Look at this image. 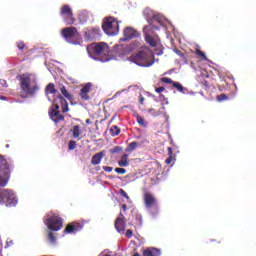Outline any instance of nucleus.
<instances>
[{
  "label": "nucleus",
  "mask_w": 256,
  "mask_h": 256,
  "mask_svg": "<svg viewBox=\"0 0 256 256\" xmlns=\"http://www.w3.org/2000/svg\"><path fill=\"white\" fill-rule=\"evenodd\" d=\"M20 83V97L22 99H27V97H33L39 91V84L37 79L29 73H24L18 76Z\"/></svg>",
  "instance_id": "obj_1"
},
{
  "label": "nucleus",
  "mask_w": 256,
  "mask_h": 256,
  "mask_svg": "<svg viewBox=\"0 0 256 256\" xmlns=\"http://www.w3.org/2000/svg\"><path fill=\"white\" fill-rule=\"evenodd\" d=\"M59 103L62 107V113H68L69 112V103L67 100L62 96L58 95L57 98L54 100V103L52 104V108L49 111V117L54 121V123H60V121H65V116L61 114L59 111Z\"/></svg>",
  "instance_id": "obj_2"
},
{
  "label": "nucleus",
  "mask_w": 256,
  "mask_h": 256,
  "mask_svg": "<svg viewBox=\"0 0 256 256\" xmlns=\"http://www.w3.org/2000/svg\"><path fill=\"white\" fill-rule=\"evenodd\" d=\"M129 61L140 67H151V65L155 63V61H153V52L149 48L132 54Z\"/></svg>",
  "instance_id": "obj_3"
},
{
  "label": "nucleus",
  "mask_w": 256,
  "mask_h": 256,
  "mask_svg": "<svg viewBox=\"0 0 256 256\" xmlns=\"http://www.w3.org/2000/svg\"><path fill=\"white\" fill-rule=\"evenodd\" d=\"M86 50L90 57H105V60L109 61L107 56L111 53V49L105 42L90 44L87 46Z\"/></svg>",
  "instance_id": "obj_4"
},
{
  "label": "nucleus",
  "mask_w": 256,
  "mask_h": 256,
  "mask_svg": "<svg viewBox=\"0 0 256 256\" xmlns=\"http://www.w3.org/2000/svg\"><path fill=\"white\" fill-rule=\"evenodd\" d=\"M143 203L145 209L149 211L153 216L159 213V203L157 202V197L147 190L143 193Z\"/></svg>",
  "instance_id": "obj_5"
},
{
  "label": "nucleus",
  "mask_w": 256,
  "mask_h": 256,
  "mask_svg": "<svg viewBox=\"0 0 256 256\" xmlns=\"http://www.w3.org/2000/svg\"><path fill=\"white\" fill-rule=\"evenodd\" d=\"M11 168L3 155H0V187H5L9 183Z\"/></svg>",
  "instance_id": "obj_6"
},
{
  "label": "nucleus",
  "mask_w": 256,
  "mask_h": 256,
  "mask_svg": "<svg viewBox=\"0 0 256 256\" xmlns=\"http://www.w3.org/2000/svg\"><path fill=\"white\" fill-rule=\"evenodd\" d=\"M44 223L50 231H61V229H63V219L53 212L48 214Z\"/></svg>",
  "instance_id": "obj_7"
},
{
  "label": "nucleus",
  "mask_w": 256,
  "mask_h": 256,
  "mask_svg": "<svg viewBox=\"0 0 256 256\" xmlns=\"http://www.w3.org/2000/svg\"><path fill=\"white\" fill-rule=\"evenodd\" d=\"M102 29L107 35H117L119 33V22L113 17L105 18Z\"/></svg>",
  "instance_id": "obj_8"
},
{
  "label": "nucleus",
  "mask_w": 256,
  "mask_h": 256,
  "mask_svg": "<svg viewBox=\"0 0 256 256\" xmlns=\"http://www.w3.org/2000/svg\"><path fill=\"white\" fill-rule=\"evenodd\" d=\"M0 197L2 203H7L10 207L17 205V198L15 197V193L11 190H0Z\"/></svg>",
  "instance_id": "obj_9"
},
{
  "label": "nucleus",
  "mask_w": 256,
  "mask_h": 256,
  "mask_svg": "<svg viewBox=\"0 0 256 256\" xmlns=\"http://www.w3.org/2000/svg\"><path fill=\"white\" fill-rule=\"evenodd\" d=\"M60 15L63 17L67 25H73L75 23V17H73V10L71 6L65 4L60 9Z\"/></svg>",
  "instance_id": "obj_10"
},
{
  "label": "nucleus",
  "mask_w": 256,
  "mask_h": 256,
  "mask_svg": "<svg viewBox=\"0 0 256 256\" xmlns=\"http://www.w3.org/2000/svg\"><path fill=\"white\" fill-rule=\"evenodd\" d=\"M61 34L64 39H77L79 37V31L73 26L62 29Z\"/></svg>",
  "instance_id": "obj_11"
},
{
  "label": "nucleus",
  "mask_w": 256,
  "mask_h": 256,
  "mask_svg": "<svg viewBox=\"0 0 256 256\" xmlns=\"http://www.w3.org/2000/svg\"><path fill=\"white\" fill-rule=\"evenodd\" d=\"M91 87H93V84L88 82L80 89L79 96L82 101H89V99H91V96H89V93H91Z\"/></svg>",
  "instance_id": "obj_12"
},
{
  "label": "nucleus",
  "mask_w": 256,
  "mask_h": 256,
  "mask_svg": "<svg viewBox=\"0 0 256 256\" xmlns=\"http://www.w3.org/2000/svg\"><path fill=\"white\" fill-rule=\"evenodd\" d=\"M123 36L124 38H122L121 41H129L131 39H135V37H139V32H137L133 27H126L123 30Z\"/></svg>",
  "instance_id": "obj_13"
},
{
  "label": "nucleus",
  "mask_w": 256,
  "mask_h": 256,
  "mask_svg": "<svg viewBox=\"0 0 256 256\" xmlns=\"http://www.w3.org/2000/svg\"><path fill=\"white\" fill-rule=\"evenodd\" d=\"M114 227L120 234L125 233V216L120 212L119 217L116 218Z\"/></svg>",
  "instance_id": "obj_14"
},
{
  "label": "nucleus",
  "mask_w": 256,
  "mask_h": 256,
  "mask_svg": "<svg viewBox=\"0 0 256 256\" xmlns=\"http://www.w3.org/2000/svg\"><path fill=\"white\" fill-rule=\"evenodd\" d=\"M84 224L81 222H73L66 226L64 233H77V231H81L83 229Z\"/></svg>",
  "instance_id": "obj_15"
},
{
  "label": "nucleus",
  "mask_w": 256,
  "mask_h": 256,
  "mask_svg": "<svg viewBox=\"0 0 256 256\" xmlns=\"http://www.w3.org/2000/svg\"><path fill=\"white\" fill-rule=\"evenodd\" d=\"M99 33H101V30L99 28H91L87 32H85V39L88 41H93V39H97L99 37Z\"/></svg>",
  "instance_id": "obj_16"
},
{
  "label": "nucleus",
  "mask_w": 256,
  "mask_h": 256,
  "mask_svg": "<svg viewBox=\"0 0 256 256\" xmlns=\"http://www.w3.org/2000/svg\"><path fill=\"white\" fill-rule=\"evenodd\" d=\"M70 133H71L73 139H77L78 141H81L83 139L82 132H81V126H79V125H74L70 129Z\"/></svg>",
  "instance_id": "obj_17"
},
{
  "label": "nucleus",
  "mask_w": 256,
  "mask_h": 256,
  "mask_svg": "<svg viewBox=\"0 0 256 256\" xmlns=\"http://www.w3.org/2000/svg\"><path fill=\"white\" fill-rule=\"evenodd\" d=\"M107 151L102 150L92 156L91 164L92 165H99L101 161H103V157H105Z\"/></svg>",
  "instance_id": "obj_18"
},
{
  "label": "nucleus",
  "mask_w": 256,
  "mask_h": 256,
  "mask_svg": "<svg viewBox=\"0 0 256 256\" xmlns=\"http://www.w3.org/2000/svg\"><path fill=\"white\" fill-rule=\"evenodd\" d=\"M143 256H159L161 255V250L157 248H147L142 253Z\"/></svg>",
  "instance_id": "obj_19"
},
{
  "label": "nucleus",
  "mask_w": 256,
  "mask_h": 256,
  "mask_svg": "<svg viewBox=\"0 0 256 256\" xmlns=\"http://www.w3.org/2000/svg\"><path fill=\"white\" fill-rule=\"evenodd\" d=\"M145 41L150 47H157V38L151 36L149 33H145Z\"/></svg>",
  "instance_id": "obj_20"
},
{
  "label": "nucleus",
  "mask_w": 256,
  "mask_h": 256,
  "mask_svg": "<svg viewBox=\"0 0 256 256\" xmlns=\"http://www.w3.org/2000/svg\"><path fill=\"white\" fill-rule=\"evenodd\" d=\"M119 167H129V155L123 154L121 159L118 161Z\"/></svg>",
  "instance_id": "obj_21"
},
{
  "label": "nucleus",
  "mask_w": 256,
  "mask_h": 256,
  "mask_svg": "<svg viewBox=\"0 0 256 256\" xmlns=\"http://www.w3.org/2000/svg\"><path fill=\"white\" fill-rule=\"evenodd\" d=\"M46 95H55L57 93V90L55 89V84L49 83L45 88Z\"/></svg>",
  "instance_id": "obj_22"
},
{
  "label": "nucleus",
  "mask_w": 256,
  "mask_h": 256,
  "mask_svg": "<svg viewBox=\"0 0 256 256\" xmlns=\"http://www.w3.org/2000/svg\"><path fill=\"white\" fill-rule=\"evenodd\" d=\"M60 91H61V93H62V95L66 98V99H68V101H73V95H71L70 93H69V91H67V88L65 87V86H61L60 87Z\"/></svg>",
  "instance_id": "obj_23"
},
{
  "label": "nucleus",
  "mask_w": 256,
  "mask_h": 256,
  "mask_svg": "<svg viewBox=\"0 0 256 256\" xmlns=\"http://www.w3.org/2000/svg\"><path fill=\"white\" fill-rule=\"evenodd\" d=\"M172 87L174 89H177V91H179V93H185V87H183V85H181V83L179 82H172Z\"/></svg>",
  "instance_id": "obj_24"
},
{
  "label": "nucleus",
  "mask_w": 256,
  "mask_h": 256,
  "mask_svg": "<svg viewBox=\"0 0 256 256\" xmlns=\"http://www.w3.org/2000/svg\"><path fill=\"white\" fill-rule=\"evenodd\" d=\"M47 239L48 241L52 244L55 245V243H57V237L55 236V234L51 231L48 232L47 234Z\"/></svg>",
  "instance_id": "obj_25"
},
{
  "label": "nucleus",
  "mask_w": 256,
  "mask_h": 256,
  "mask_svg": "<svg viewBox=\"0 0 256 256\" xmlns=\"http://www.w3.org/2000/svg\"><path fill=\"white\" fill-rule=\"evenodd\" d=\"M110 133H111L112 137H117V135H119V133H121V129L118 128L117 125H114L110 128Z\"/></svg>",
  "instance_id": "obj_26"
},
{
  "label": "nucleus",
  "mask_w": 256,
  "mask_h": 256,
  "mask_svg": "<svg viewBox=\"0 0 256 256\" xmlns=\"http://www.w3.org/2000/svg\"><path fill=\"white\" fill-rule=\"evenodd\" d=\"M137 147H139V142H131L127 148H126V151L128 153H131V151H135V149H137Z\"/></svg>",
  "instance_id": "obj_27"
},
{
  "label": "nucleus",
  "mask_w": 256,
  "mask_h": 256,
  "mask_svg": "<svg viewBox=\"0 0 256 256\" xmlns=\"http://www.w3.org/2000/svg\"><path fill=\"white\" fill-rule=\"evenodd\" d=\"M195 55L199 57L202 61H207V55H205V52L201 51L200 49L195 50Z\"/></svg>",
  "instance_id": "obj_28"
},
{
  "label": "nucleus",
  "mask_w": 256,
  "mask_h": 256,
  "mask_svg": "<svg viewBox=\"0 0 256 256\" xmlns=\"http://www.w3.org/2000/svg\"><path fill=\"white\" fill-rule=\"evenodd\" d=\"M136 121L140 127H147V121H145V118L140 115H136Z\"/></svg>",
  "instance_id": "obj_29"
},
{
  "label": "nucleus",
  "mask_w": 256,
  "mask_h": 256,
  "mask_svg": "<svg viewBox=\"0 0 256 256\" xmlns=\"http://www.w3.org/2000/svg\"><path fill=\"white\" fill-rule=\"evenodd\" d=\"M168 155H169V157L166 159L165 163H166V165H171V163L173 161V148L168 147Z\"/></svg>",
  "instance_id": "obj_30"
},
{
  "label": "nucleus",
  "mask_w": 256,
  "mask_h": 256,
  "mask_svg": "<svg viewBox=\"0 0 256 256\" xmlns=\"http://www.w3.org/2000/svg\"><path fill=\"white\" fill-rule=\"evenodd\" d=\"M135 225L136 227H141L142 223H143V216H141V214H136L135 215Z\"/></svg>",
  "instance_id": "obj_31"
},
{
  "label": "nucleus",
  "mask_w": 256,
  "mask_h": 256,
  "mask_svg": "<svg viewBox=\"0 0 256 256\" xmlns=\"http://www.w3.org/2000/svg\"><path fill=\"white\" fill-rule=\"evenodd\" d=\"M123 151V147L115 146L114 148L110 149L111 155H115V153H121Z\"/></svg>",
  "instance_id": "obj_32"
},
{
  "label": "nucleus",
  "mask_w": 256,
  "mask_h": 256,
  "mask_svg": "<svg viewBox=\"0 0 256 256\" xmlns=\"http://www.w3.org/2000/svg\"><path fill=\"white\" fill-rule=\"evenodd\" d=\"M17 48L19 51H25V49H27V44H25L23 41H20L17 43Z\"/></svg>",
  "instance_id": "obj_33"
},
{
  "label": "nucleus",
  "mask_w": 256,
  "mask_h": 256,
  "mask_svg": "<svg viewBox=\"0 0 256 256\" xmlns=\"http://www.w3.org/2000/svg\"><path fill=\"white\" fill-rule=\"evenodd\" d=\"M217 101L219 103L223 102V101H227V99H229V97L226 94H220L216 97Z\"/></svg>",
  "instance_id": "obj_34"
},
{
  "label": "nucleus",
  "mask_w": 256,
  "mask_h": 256,
  "mask_svg": "<svg viewBox=\"0 0 256 256\" xmlns=\"http://www.w3.org/2000/svg\"><path fill=\"white\" fill-rule=\"evenodd\" d=\"M119 193L121 195V197H124V199H127V201H131V198L129 197V194H127V192L123 189L119 190Z\"/></svg>",
  "instance_id": "obj_35"
},
{
  "label": "nucleus",
  "mask_w": 256,
  "mask_h": 256,
  "mask_svg": "<svg viewBox=\"0 0 256 256\" xmlns=\"http://www.w3.org/2000/svg\"><path fill=\"white\" fill-rule=\"evenodd\" d=\"M75 147H77V142H75L74 140H70L68 142V149H69V151H73V149H75Z\"/></svg>",
  "instance_id": "obj_36"
},
{
  "label": "nucleus",
  "mask_w": 256,
  "mask_h": 256,
  "mask_svg": "<svg viewBox=\"0 0 256 256\" xmlns=\"http://www.w3.org/2000/svg\"><path fill=\"white\" fill-rule=\"evenodd\" d=\"M160 81H161L162 83H167V84H170V85H173V83L175 82V81H173L171 78H167V77L161 78Z\"/></svg>",
  "instance_id": "obj_37"
},
{
  "label": "nucleus",
  "mask_w": 256,
  "mask_h": 256,
  "mask_svg": "<svg viewBox=\"0 0 256 256\" xmlns=\"http://www.w3.org/2000/svg\"><path fill=\"white\" fill-rule=\"evenodd\" d=\"M115 173H118V175H125L127 173V170L125 168H115Z\"/></svg>",
  "instance_id": "obj_38"
},
{
  "label": "nucleus",
  "mask_w": 256,
  "mask_h": 256,
  "mask_svg": "<svg viewBox=\"0 0 256 256\" xmlns=\"http://www.w3.org/2000/svg\"><path fill=\"white\" fill-rule=\"evenodd\" d=\"M148 113H151V115H154V117H157V115H159V112H157V110L153 108L149 109Z\"/></svg>",
  "instance_id": "obj_39"
},
{
  "label": "nucleus",
  "mask_w": 256,
  "mask_h": 256,
  "mask_svg": "<svg viewBox=\"0 0 256 256\" xmlns=\"http://www.w3.org/2000/svg\"><path fill=\"white\" fill-rule=\"evenodd\" d=\"M102 169L106 171V173H111V171H113V167L111 166H103Z\"/></svg>",
  "instance_id": "obj_40"
},
{
  "label": "nucleus",
  "mask_w": 256,
  "mask_h": 256,
  "mask_svg": "<svg viewBox=\"0 0 256 256\" xmlns=\"http://www.w3.org/2000/svg\"><path fill=\"white\" fill-rule=\"evenodd\" d=\"M126 237H128V238L133 237V230H131V229L126 230Z\"/></svg>",
  "instance_id": "obj_41"
},
{
  "label": "nucleus",
  "mask_w": 256,
  "mask_h": 256,
  "mask_svg": "<svg viewBox=\"0 0 256 256\" xmlns=\"http://www.w3.org/2000/svg\"><path fill=\"white\" fill-rule=\"evenodd\" d=\"M156 93H163L165 91V87H158L155 89Z\"/></svg>",
  "instance_id": "obj_42"
},
{
  "label": "nucleus",
  "mask_w": 256,
  "mask_h": 256,
  "mask_svg": "<svg viewBox=\"0 0 256 256\" xmlns=\"http://www.w3.org/2000/svg\"><path fill=\"white\" fill-rule=\"evenodd\" d=\"M144 101H145V97H143V95H140L139 96V103H140V105H143Z\"/></svg>",
  "instance_id": "obj_43"
},
{
  "label": "nucleus",
  "mask_w": 256,
  "mask_h": 256,
  "mask_svg": "<svg viewBox=\"0 0 256 256\" xmlns=\"http://www.w3.org/2000/svg\"><path fill=\"white\" fill-rule=\"evenodd\" d=\"M85 123L86 125H91V119H86Z\"/></svg>",
  "instance_id": "obj_44"
},
{
  "label": "nucleus",
  "mask_w": 256,
  "mask_h": 256,
  "mask_svg": "<svg viewBox=\"0 0 256 256\" xmlns=\"http://www.w3.org/2000/svg\"><path fill=\"white\" fill-rule=\"evenodd\" d=\"M122 209H123V211H127V205H126V204H123V205H122Z\"/></svg>",
  "instance_id": "obj_45"
},
{
  "label": "nucleus",
  "mask_w": 256,
  "mask_h": 256,
  "mask_svg": "<svg viewBox=\"0 0 256 256\" xmlns=\"http://www.w3.org/2000/svg\"><path fill=\"white\" fill-rule=\"evenodd\" d=\"M0 99H2V101H5V97L4 96H1Z\"/></svg>",
  "instance_id": "obj_46"
},
{
  "label": "nucleus",
  "mask_w": 256,
  "mask_h": 256,
  "mask_svg": "<svg viewBox=\"0 0 256 256\" xmlns=\"http://www.w3.org/2000/svg\"><path fill=\"white\" fill-rule=\"evenodd\" d=\"M133 256H140L139 253H135Z\"/></svg>",
  "instance_id": "obj_47"
}]
</instances>
